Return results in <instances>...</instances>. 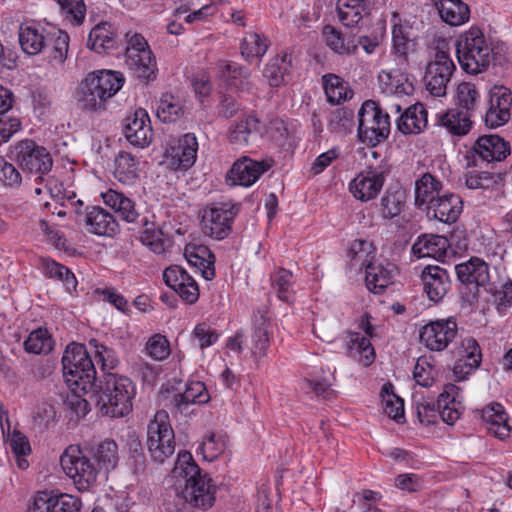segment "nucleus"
I'll list each match as a JSON object with an SVG mask.
<instances>
[{
    "instance_id": "20",
    "label": "nucleus",
    "mask_w": 512,
    "mask_h": 512,
    "mask_svg": "<svg viewBox=\"0 0 512 512\" xmlns=\"http://www.w3.org/2000/svg\"><path fill=\"white\" fill-rule=\"evenodd\" d=\"M127 141L136 147L144 148L152 140V128L149 115L145 109L138 108L125 118L123 127Z\"/></svg>"
},
{
    "instance_id": "19",
    "label": "nucleus",
    "mask_w": 512,
    "mask_h": 512,
    "mask_svg": "<svg viewBox=\"0 0 512 512\" xmlns=\"http://www.w3.org/2000/svg\"><path fill=\"white\" fill-rule=\"evenodd\" d=\"M163 280L187 304L195 303L199 298L196 281L181 266L171 265L163 271Z\"/></svg>"
},
{
    "instance_id": "50",
    "label": "nucleus",
    "mask_w": 512,
    "mask_h": 512,
    "mask_svg": "<svg viewBox=\"0 0 512 512\" xmlns=\"http://www.w3.org/2000/svg\"><path fill=\"white\" fill-rule=\"evenodd\" d=\"M457 102L460 111L471 118L476 114L480 104V94L476 86L470 82H462L457 87Z\"/></svg>"
},
{
    "instance_id": "61",
    "label": "nucleus",
    "mask_w": 512,
    "mask_h": 512,
    "mask_svg": "<svg viewBox=\"0 0 512 512\" xmlns=\"http://www.w3.org/2000/svg\"><path fill=\"white\" fill-rule=\"evenodd\" d=\"M267 43L257 33H249L241 43L242 56L250 61L254 58H261L267 51Z\"/></svg>"
},
{
    "instance_id": "8",
    "label": "nucleus",
    "mask_w": 512,
    "mask_h": 512,
    "mask_svg": "<svg viewBox=\"0 0 512 512\" xmlns=\"http://www.w3.org/2000/svg\"><path fill=\"white\" fill-rule=\"evenodd\" d=\"M455 70L448 43L445 40L438 41L433 57L426 65L423 77L425 89L434 97H444Z\"/></svg>"
},
{
    "instance_id": "24",
    "label": "nucleus",
    "mask_w": 512,
    "mask_h": 512,
    "mask_svg": "<svg viewBox=\"0 0 512 512\" xmlns=\"http://www.w3.org/2000/svg\"><path fill=\"white\" fill-rule=\"evenodd\" d=\"M459 356L453 372L457 380H464L481 364L482 353L478 342L472 337L464 338L459 348Z\"/></svg>"
},
{
    "instance_id": "64",
    "label": "nucleus",
    "mask_w": 512,
    "mask_h": 512,
    "mask_svg": "<svg viewBox=\"0 0 512 512\" xmlns=\"http://www.w3.org/2000/svg\"><path fill=\"white\" fill-rule=\"evenodd\" d=\"M339 330V322L334 318H320L313 323V333L323 342H333Z\"/></svg>"
},
{
    "instance_id": "43",
    "label": "nucleus",
    "mask_w": 512,
    "mask_h": 512,
    "mask_svg": "<svg viewBox=\"0 0 512 512\" xmlns=\"http://www.w3.org/2000/svg\"><path fill=\"white\" fill-rule=\"evenodd\" d=\"M378 79L383 92L389 95L407 96L414 90L412 83L399 71H381Z\"/></svg>"
},
{
    "instance_id": "1",
    "label": "nucleus",
    "mask_w": 512,
    "mask_h": 512,
    "mask_svg": "<svg viewBox=\"0 0 512 512\" xmlns=\"http://www.w3.org/2000/svg\"><path fill=\"white\" fill-rule=\"evenodd\" d=\"M175 494L191 507L209 509L215 502V486L207 474H202L189 452L179 453L173 469Z\"/></svg>"
},
{
    "instance_id": "56",
    "label": "nucleus",
    "mask_w": 512,
    "mask_h": 512,
    "mask_svg": "<svg viewBox=\"0 0 512 512\" xmlns=\"http://www.w3.org/2000/svg\"><path fill=\"white\" fill-rule=\"evenodd\" d=\"M287 57V54L276 56L265 66L263 75L271 87H279L284 82V77L290 66Z\"/></svg>"
},
{
    "instance_id": "38",
    "label": "nucleus",
    "mask_w": 512,
    "mask_h": 512,
    "mask_svg": "<svg viewBox=\"0 0 512 512\" xmlns=\"http://www.w3.org/2000/svg\"><path fill=\"white\" fill-rule=\"evenodd\" d=\"M103 199L104 202L111 207L122 220L128 223H135L140 217L134 201L123 193L109 190L103 194Z\"/></svg>"
},
{
    "instance_id": "25",
    "label": "nucleus",
    "mask_w": 512,
    "mask_h": 512,
    "mask_svg": "<svg viewBox=\"0 0 512 512\" xmlns=\"http://www.w3.org/2000/svg\"><path fill=\"white\" fill-rule=\"evenodd\" d=\"M426 209L428 217L443 223H453L462 212L463 202L459 195L444 193L431 202Z\"/></svg>"
},
{
    "instance_id": "16",
    "label": "nucleus",
    "mask_w": 512,
    "mask_h": 512,
    "mask_svg": "<svg viewBox=\"0 0 512 512\" xmlns=\"http://www.w3.org/2000/svg\"><path fill=\"white\" fill-rule=\"evenodd\" d=\"M198 141L193 133H186L178 140L172 141L166 149L167 165L175 171H186L197 159Z\"/></svg>"
},
{
    "instance_id": "60",
    "label": "nucleus",
    "mask_w": 512,
    "mask_h": 512,
    "mask_svg": "<svg viewBox=\"0 0 512 512\" xmlns=\"http://www.w3.org/2000/svg\"><path fill=\"white\" fill-rule=\"evenodd\" d=\"M89 346L93 348L95 359L97 363L101 365V369L104 374L108 373V370H112L117 367L119 359L113 349L99 343L96 339L90 340Z\"/></svg>"
},
{
    "instance_id": "15",
    "label": "nucleus",
    "mask_w": 512,
    "mask_h": 512,
    "mask_svg": "<svg viewBox=\"0 0 512 512\" xmlns=\"http://www.w3.org/2000/svg\"><path fill=\"white\" fill-rule=\"evenodd\" d=\"M454 319H439L424 325L419 333L420 342L431 351H443L457 335Z\"/></svg>"
},
{
    "instance_id": "2",
    "label": "nucleus",
    "mask_w": 512,
    "mask_h": 512,
    "mask_svg": "<svg viewBox=\"0 0 512 512\" xmlns=\"http://www.w3.org/2000/svg\"><path fill=\"white\" fill-rule=\"evenodd\" d=\"M456 53L462 69L470 74H478L493 66L502 65L505 58L494 52L482 31L471 27L462 33L456 42Z\"/></svg>"
},
{
    "instance_id": "40",
    "label": "nucleus",
    "mask_w": 512,
    "mask_h": 512,
    "mask_svg": "<svg viewBox=\"0 0 512 512\" xmlns=\"http://www.w3.org/2000/svg\"><path fill=\"white\" fill-rule=\"evenodd\" d=\"M139 161L130 153L122 151L114 160V177L125 185L134 184L139 178Z\"/></svg>"
},
{
    "instance_id": "58",
    "label": "nucleus",
    "mask_w": 512,
    "mask_h": 512,
    "mask_svg": "<svg viewBox=\"0 0 512 512\" xmlns=\"http://www.w3.org/2000/svg\"><path fill=\"white\" fill-rule=\"evenodd\" d=\"M156 114L163 123H173L183 115V108L174 96L166 94L160 99Z\"/></svg>"
},
{
    "instance_id": "37",
    "label": "nucleus",
    "mask_w": 512,
    "mask_h": 512,
    "mask_svg": "<svg viewBox=\"0 0 512 512\" xmlns=\"http://www.w3.org/2000/svg\"><path fill=\"white\" fill-rule=\"evenodd\" d=\"M18 36L23 52L28 55H37L46 47L47 34H44V29L33 25L21 24Z\"/></svg>"
},
{
    "instance_id": "7",
    "label": "nucleus",
    "mask_w": 512,
    "mask_h": 512,
    "mask_svg": "<svg viewBox=\"0 0 512 512\" xmlns=\"http://www.w3.org/2000/svg\"><path fill=\"white\" fill-rule=\"evenodd\" d=\"M390 116L380 105L365 101L358 111V138L367 146L375 147L384 142L390 134Z\"/></svg>"
},
{
    "instance_id": "12",
    "label": "nucleus",
    "mask_w": 512,
    "mask_h": 512,
    "mask_svg": "<svg viewBox=\"0 0 512 512\" xmlns=\"http://www.w3.org/2000/svg\"><path fill=\"white\" fill-rule=\"evenodd\" d=\"M163 406L173 415H189L193 412L191 407L195 404H204L209 401V394L203 382L193 381L187 384L183 393L166 389L160 393Z\"/></svg>"
},
{
    "instance_id": "3",
    "label": "nucleus",
    "mask_w": 512,
    "mask_h": 512,
    "mask_svg": "<svg viewBox=\"0 0 512 512\" xmlns=\"http://www.w3.org/2000/svg\"><path fill=\"white\" fill-rule=\"evenodd\" d=\"M135 394L132 380L116 373H105L95 390L97 406L102 414L114 418L129 414Z\"/></svg>"
},
{
    "instance_id": "53",
    "label": "nucleus",
    "mask_w": 512,
    "mask_h": 512,
    "mask_svg": "<svg viewBox=\"0 0 512 512\" xmlns=\"http://www.w3.org/2000/svg\"><path fill=\"white\" fill-rule=\"evenodd\" d=\"M69 40V35L62 30L47 33L45 48L50 50L49 57L51 61L64 63L68 54Z\"/></svg>"
},
{
    "instance_id": "47",
    "label": "nucleus",
    "mask_w": 512,
    "mask_h": 512,
    "mask_svg": "<svg viewBox=\"0 0 512 512\" xmlns=\"http://www.w3.org/2000/svg\"><path fill=\"white\" fill-rule=\"evenodd\" d=\"M322 84L331 104H340L353 96V91L349 89L347 83L335 74H326L322 77Z\"/></svg>"
},
{
    "instance_id": "52",
    "label": "nucleus",
    "mask_w": 512,
    "mask_h": 512,
    "mask_svg": "<svg viewBox=\"0 0 512 512\" xmlns=\"http://www.w3.org/2000/svg\"><path fill=\"white\" fill-rule=\"evenodd\" d=\"M43 273L50 278L62 281L69 292L77 287L75 275L64 265L49 258L41 259Z\"/></svg>"
},
{
    "instance_id": "39",
    "label": "nucleus",
    "mask_w": 512,
    "mask_h": 512,
    "mask_svg": "<svg viewBox=\"0 0 512 512\" xmlns=\"http://www.w3.org/2000/svg\"><path fill=\"white\" fill-rule=\"evenodd\" d=\"M442 183L430 173H424L415 182V205L426 208L441 195Z\"/></svg>"
},
{
    "instance_id": "44",
    "label": "nucleus",
    "mask_w": 512,
    "mask_h": 512,
    "mask_svg": "<svg viewBox=\"0 0 512 512\" xmlns=\"http://www.w3.org/2000/svg\"><path fill=\"white\" fill-rule=\"evenodd\" d=\"M336 9L340 22L346 27H354L367 13L365 0H338Z\"/></svg>"
},
{
    "instance_id": "18",
    "label": "nucleus",
    "mask_w": 512,
    "mask_h": 512,
    "mask_svg": "<svg viewBox=\"0 0 512 512\" xmlns=\"http://www.w3.org/2000/svg\"><path fill=\"white\" fill-rule=\"evenodd\" d=\"M512 92L504 86H494L490 90V107L485 113V124L496 128L507 123L511 116Z\"/></svg>"
},
{
    "instance_id": "51",
    "label": "nucleus",
    "mask_w": 512,
    "mask_h": 512,
    "mask_svg": "<svg viewBox=\"0 0 512 512\" xmlns=\"http://www.w3.org/2000/svg\"><path fill=\"white\" fill-rule=\"evenodd\" d=\"M322 36L326 45L339 55H349L357 50L354 40H346L342 32L331 25L324 26Z\"/></svg>"
},
{
    "instance_id": "41",
    "label": "nucleus",
    "mask_w": 512,
    "mask_h": 512,
    "mask_svg": "<svg viewBox=\"0 0 512 512\" xmlns=\"http://www.w3.org/2000/svg\"><path fill=\"white\" fill-rule=\"evenodd\" d=\"M260 134V120L255 116L240 119L232 126L229 133L230 143L237 146H246Z\"/></svg>"
},
{
    "instance_id": "13",
    "label": "nucleus",
    "mask_w": 512,
    "mask_h": 512,
    "mask_svg": "<svg viewBox=\"0 0 512 512\" xmlns=\"http://www.w3.org/2000/svg\"><path fill=\"white\" fill-rule=\"evenodd\" d=\"M392 17L391 54L399 66H405L409 56L418 50V36L408 20H402L398 13H393Z\"/></svg>"
},
{
    "instance_id": "26",
    "label": "nucleus",
    "mask_w": 512,
    "mask_h": 512,
    "mask_svg": "<svg viewBox=\"0 0 512 512\" xmlns=\"http://www.w3.org/2000/svg\"><path fill=\"white\" fill-rule=\"evenodd\" d=\"M423 289L428 298L439 302L450 289V279L447 271L439 266H426L421 273Z\"/></svg>"
},
{
    "instance_id": "42",
    "label": "nucleus",
    "mask_w": 512,
    "mask_h": 512,
    "mask_svg": "<svg viewBox=\"0 0 512 512\" xmlns=\"http://www.w3.org/2000/svg\"><path fill=\"white\" fill-rule=\"evenodd\" d=\"M456 390V386L447 385L437 399L438 416L448 425H453L461 415L460 403L455 399Z\"/></svg>"
},
{
    "instance_id": "57",
    "label": "nucleus",
    "mask_w": 512,
    "mask_h": 512,
    "mask_svg": "<svg viewBox=\"0 0 512 512\" xmlns=\"http://www.w3.org/2000/svg\"><path fill=\"white\" fill-rule=\"evenodd\" d=\"M226 436L219 433H209L199 445L198 451L203 459L213 461L220 456L226 448Z\"/></svg>"
},
{
    "instance_id": "11",
    "label": "nucleus",
    "mask_w": 512,
    "mask_h": 512,
    "mask_svg": "<svg viewBox=\"0 0 512 512\" xmlns=\"http://www.w3.org/2000/svg\"><path fill=\"white\" fill-rule=\"evenodd\" d=\"M60 464L79 491L89 490L97 481L98 468L77 445H70L64 450Z\"/></svg>"
},
{
    "instance_id": "5",
    "label": "nucleus",
    "mask_w": 512,
    "mask_h": 512,
    "mask_svg": "<svg viewBox=\"0 0 512 512\" xmlns=\"http://www.w3.org/2000/svg\"><path fill=\"white\" fill-rule=\"evenodd\" d=\"M62 366L65 381L75 393L93 390L97 373L84 345L67 347L62 357Z\"/></svg>"
},
{
    "instance_id": "9",
    "label": "nucleus",
    "mask_w": 512,
    "mask_h": 512,
    "mask_svg": "<svg viewBox=\"0 0 512 512\" xmlns=\"http://www.w3.org/2000/svg\"><path fill=\"white\" fill-rule=\"evenodd\" d=\"M125 64L138 79L148 82L156 78V58L146 39L139 33H126Z\"/></svg>"
},
{
    "instance_id": "54",
    "label": "nucleus",
    "mask_w": 512,
    "mask_h": 512,
    "mask_svg": "<svg viewBox=\"0 0 512 512\" xmlns=\"http://www.w3.org/2000/svg\"><path fill=\"white\" fill-rule=\"evenodd\" d=\"M406 195L400 188L388 189L381 199V214L385 219L398 216L405 206Z\"/></svg>"
},
{
    "instance_id": "49",
    "label": "nucleus",
    "mask_w": 512,
    "mask_h": 512,
    "mask_svg": "<svg viewBox=\"0 0 512 512\" xmlns=\"http://www.w3.org/2000/svg\"><path fill=\"white\" fill-rule=\"evenodd\" d=\"M87 45L97 53H102L114 48L115 34L111 31V25L102 22L93 27L89 33Z\"/></svg>"
},
{
    "instance_id": "59",
    "label": "nucleus",
    "mask_w": 512,
    "mask_h": 512,
    "mask_svg": "<svg viewBox=\"0 0 512 512\" xmlns=\"http://www.w3.org/2000/svg\"><path fill=\"white\" fill-rule=\"evenodd\" d=\"M94 458L98 465L105 469H112L118 462V446L114 440L100 442L94 450Z\"/></svg>"
},
{
    "instance_id": "10",
    "label": "nucleus",
    "mask_w": 512,
    "mask_h": 512,
    "mask_svg": "<svg viewBox=\"0 0 512 512\" xmlns=\"http://www.w3.org/2000/svg\"><path fill=\"white\" fill-rule=\"evenodd\" d=\"M147 447L152 459L163 463L175 452V435L168 412L158 410L147 427Z\"/></svg>"
},
{
    "instance_id": "45",
    "label": "nucleus",
    "mask_w": 512,
    "mask_h": 512,
    "mask_svg": "<svg viewBox=\"0 0 512 512\" xmlns=\"http://www.w3.org/2000/svg\"><path fill=\"white\" fill-rule=\"evenodd\" d=\"M348 350L352 357L364 366H369L375 360V351L368 337L358 332H349Z\"/></svg>"
},
{
    "instance_id": "29",
    "label": "nucleus",
    "mask_w": 512,
    "mask_h": 512,
    "mask_svg": "<svg viewBox=\"0 0 512 512\" xmlns=\"http://www.w3.org/2000/svg\"><path fill=\"white\" fill-rule=\"evenodd\" d=\"M88 230L99 236L112 237L118 232V222L114 216L100 207H91L85 214Z\"/></svg>"
},
{
    "instance_id": "21",
    "label": "nucleus",
    "mask_w": 512,
    "mask_h": 512,
    "mask_svg": "<svg viewBox=\"0 0 512 512\" xmlns=\"http://www.w3.org/2000/svg\"><path fill=\"white\" fill-rule=\"evenodd\" d=\"M475 165L477 161L500 162L510 154V145L498 135H483L472 147Z\"/></svg>"
},
{
    "instance_id": "14",
    "label": "nucleus",
    "mask_w": 512,
    "mask_h": 512,
    "mask_svg": "<svg viewBox=\"0 0 512 512\" xmlns=\"http://www.w3.org/2000/svg\"><path fill=\"white\" fill-rule=\"evenodd\" d=\"M238 210V207L230 203L220 202L208 205L202 217L204 233L217 240L226 238Z\"/></svg>"
},
{
    "instance_id": "33",
    "label": "nucleus",
    "mask_w": 512,
    "mask_h": 512,
    "mask_svg": "<svg viewBox=\"0 0 512 512\" xmlns=\"http://www.w3.org/2000/svg\"><path fill=\"white\" fill-rule=\"evenodd\" d=\"M271 322L263 314L256 316L251 334V354L254 358L266 356L270 346Z\"/></svg>"
},
{
    "instance_id": "62",
    "label": "nucleus",
    "mask_w": 512,
    "mask_h": 512,
    "mask_svg": "<svg viewBox=\"0 0 512 512\" xmlns=\"http://www.w3.org/2000/svg\"><path fill=\"white\" fill-rule=\"evenodd\" d=\"M272 285L277 291L279 299L289 302L293 296L292 273L280 268L272 275Z\"/></svg>"
},
{
    "instance_id": "63",
    "label": "nucleus",
    "mask_w": 512,
    "mask_h": 512,
    "mask_svg": "<svg viewBox=\"0 0 512 512\" xmlns=\"http://www.w3.org/2000/svg\"><path fill=\"white\" fill-rule=\"evenodd\" d=\"M334 382V370L329 371V374L322 377L321 379H305L307 388L311 389L316 394V396L322 397L326 400H330L336 395L335 390L332 388Z\"/></svg>"
},
{
    "instance_id": "31",
    "label": "nucleus",
    "mask_w": 512,
    "mask_h": 512,
    "mask_svg": "<svg viewBox=\"0 0 512 512\" xmlns=\"http://www.w3.org/2000/svg\"><path fill=\"white\" fill-rule=\"evenodd\" d=\"M428 124L427 110L421 103L409 106L396 120L397 129L407 134H419Z\"/></svg>"
},
{
    "instance_id": "27",
    "label": "nucleus",
    "mask_w": 512,
    "mask_h": 512,
    "mask_svg": "<svg viewBox=\"0 0 512 512\" xmlns=\"http://www.w3.org/2000/svg\"><path fill=\"white\" fill-rule=\"evenodd\" d=\"M269 168L265 162L254 161L248 157L237 160L228 172V179L234 185L249 187Z\"/></svg>"
},
{
    "instance_id": "36",
    "label": "nucleus",
    "mask_w": 512,
    "mask_h": 512,
    "mask_svg": "<svg viewBox=\"0 0 512 512\" xmlns=\"http://www.w3.org/2000/svg\"><path fill=\"white\" fill-rule=\"evenodd\" d=\"M190 265L197 268L203 278L212 280L215 276V257L206 246L186 247L184 253Z\"/></svg>"
},
{
    "instance_id": "55",
    "label": "nucleus",
    "mask_w": 512,
    "mask_h": 512,
    "mask_svg": "<svg viewBox=\"0 0 512 512\" xmlns=\"http://www.w3.org/2000/svg\"><path fill=\"white\" fill-rule=\"evenodd\" d=\"M54 346L51 335L45 329H36L32 331L24 341V349L28 353L47 354Z\"/></svg>"
},
{
    "instance_id": "30",
    "label": "nucleus",
    "mask_w": 512,
    "mask_h": 512,
    "mask_svg": "<svg viewBox=\"0 0 512 512\" xmlns=\"http://www.w3.org/2000/svg\"><path fill=\"white\" fill-rule=\"evenodd\" d=\"M449 241L441 235H423L412 246V251L418 258L430 257L437 260L447 255Z\"/></svg>"
},
{
    "instance_id": "35",
    "label": "nucleus",
    "mask_w": 512,
    "mask_h": 512,
    "mask_svg": "<svg viewBox=\"0 0 512 512\" xmlns=\"http://www.w3.org/2000/svg\"><path fill=\"white\" fill-rule=\"evenodd\" d=\"M393 266L374 262L365 269V282L369 291L381 294L393 283Z\"/></svg>"
},
{
    "instance_id": "22",
    "label": "nucleus",
    "mask_w": 512,
    "mask_h": 512,
    "mask_svg": "<svg viewBox=\"0 0 512 512\" xmlns=\"http://www.w3.org/2000/svg\"><path fill=\"white\" fill-rule=\"evenodd\" d=\"M81 501L71 495L53 496L48 492H39L28 512H80Z\"/></svg>"
},
{
    "instance_id": "48",
    "label": "nucleus",
    "mask_w": 512,
    "mask_h": 512,
    "mask_svg": "<svg viewBox=\"0 0 512 512\" xmlns=\"http://www.w3.org/2000/svg\"><path fill=\"white\" fill-rule=\"evenodd\" d=\"M348 257L352 267L359 270L366 269L368 265L375 262V248L367 240H355L349 248Z\"/></svg>"
},
{
    "instance_id": "32",
    "label": "nucleus",
    "mask_w": 512,
    "mask_h": 512,
    "mask_svg": "<svg viewBox=\"0 0 512 512\" xmlns=\"http://www.w3.org/2000/svg\"><path fill=\"white\" fill-rule=\"evenodd\" d=\"M436 6L443 22L450 26H459L469 20L470 10L462 0H431Z\"/></svg>"
},
{
    "instance_id": "23",
    "label": "nucleus",
    "mask_w": 512,
    "mask_h": 512,
    "mask_svg": "<svg viewBox=\"0 0 512 512\" xmlns=\"http://www.w3.org/2000/svg\"><path fill=\"white\" fill-rule=\"evenodd\" d=\"M455 272L458 280L469 288L478 289L487 285L490 280L488 264L478 257H471L468 261L457 264Z\"/></svg>"
},
{
    "instance_id": "46",
    "label": "nucleus",
    "mask_w": 512,
    "mask_h": 512,
    "mask_svg": "<svg viewBox=\"0 0 512 512\" xmlns=\"http://www.w3.org/2000/svg\"><path fill=\"white\" fill-rule=\"evenodd\" d=\"M142 223L145 228L139 236L141 243L155 254H164L170 245L169 238H165L162 230L157 229L155 224L149 222L146 218L142 220Z\"/></svg>"
},
{
    "instance_id": "17",
    "label": "nucleus",
    "mask_w": 512,
    "mask_h": 512,
    "mask_svg": "<svg viewBox=\"0 0 512 512\" xmlns=\"http://www.w3.org/2000/svg\"><path fill=\"white\" fill-rule=\"evenodd\" d=\"M387 172L381 165L366 168L350 182V192L362 202L376 198L384 185Z\"/></svg>"
},
{
    "instance_id": "34",
    "label": "nucleus",
    "mask_w": 512,
    "mask_h": 512,
    "mask_svg": "<svg viewBox=\"0 0 512 512\" xmlns=\"http://www.w3.org/2000/svg\"><path fill=\"white\" fill-rule=\"evenodd\" d=\"M444 128L453 136L466 135L472 125L471 117L459 109H449L445 113L436 115V124Z\"/></svg>"
},
{
    "instance_id": "28",
    "label": "nucleus",
    "mask_w": 512,
    "mask_h": 512,
    "mask_svg": "<svg viewBox=\"0 0 512 512\" xmlns=\"http://www.w3.org/2000/svg\"><path fill=\"white\" fill-rule=\"evenodd\" d=\"M480 417L486 424L487 431L500 440L509 437L511 427L508 424V415L504 407L497 402H493L480 411Z\"/></svg>"
},
{
    "instance_id": "6",
    "label": "nucleus",
    "mask_w": 512,
    "mask_h": 512,
    "mask_svg": "<svg viewBox=\"0 0 512 512\" xmlns=\"http://www.w3.org/2000/svg\"><path fill=\"white\" fill-rule=\"evenodd\" d=\"M11 157L23 172L36 175L41 182L45 181V188L54 195L53 180L45 179L53 166L51 154L45 147L31 139H25L13 146Z\"/></svg>"
},
{
    "instance_id": "4",
    "label": "nucleus",
    "mask_w": 512,
    "mask_h": 512,
    "mask_svg": "<svg viewBox=\"0 0 512 512\" xmlns=\"http://www.w3.org/2000/svg\"><path fill=\"white\" fill-rule=\"evenodd\" d=\"M124 81L123 74L118 71H93L79 84L76 92L77 102L84 110L104 109L106 101L122 88Z\"/></svg>"
}]
</instances>
